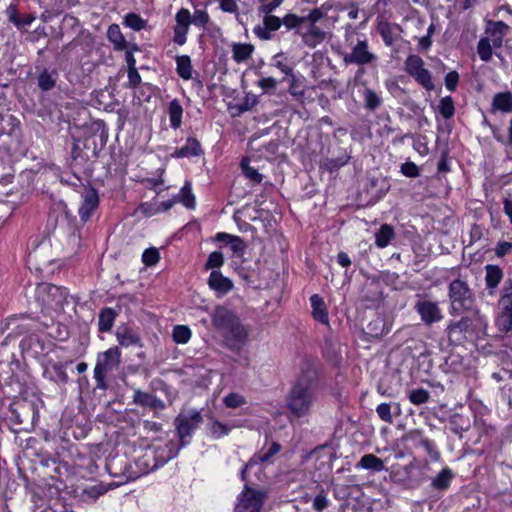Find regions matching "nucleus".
<instances>
[{
  "instance_id": "1",
  "label": "nucleus",
  "mask_w": 512,
  "mask_h": 512,
  "mask_svg": "<svg viewBox=\"0 0 512 512\" xmlns=\"http://www.w3.org/2000/svg\"><path fill=\"white\" fill-rule=\"evenodd\" d=\"M211 322L230 349L240 350L246 344L248 331L233 310L223 305L216 306L211 313Z\"/></svg>"
},
{
  "instance_id": "2",
  "label": "nucleus",
  "mask_w": 512,
  "mask_h": 512,
  "mask_svg": "<svg viewBox=\"0 0 512 512\" xmlns=\"http://www.w3.org/2000/svg\"><path fill=\"white\" fill-rule=\"evenodd\" d=\"M316 400L315 385L307 377H301L293 385L288 397L287 408L295 417H304L309 414Z\"/></svg>"
},
{
  "instance_id": "3",
  "label": "nucleus",
  "mask_w": 512,
  "mask_h": 512,
  "mask_svg": "<svg viewBox=\"0 0 512 512\" xmlns=\"http://www.w3.org/2000/svg\"><path fill=\"white\" fill-rule=\"evenodd\" d=\"M172 458H174V455L171 451L168 454H164L151 447L141 450V454L134 459L131 467L128 469V480L134 481L163 466Z\"/></svg>"
},
{
  "instance_id": "4",
  "label": "nucleus",
  "mask_w": 512,
  "mask_h": 512,
  "mask_svg": "<svg viewBox=\"0 0 512 512\" xmlns=\"http://www.w3.org/2000/svg\"><path fill=\"white\" fill-rule=\"evenodd\" d=\"M35 298L47 311H61L68 299L65 288L43 283L37 286Z\"/></svg>"
},
{
  "instance_id": "5",
  "label": "nucleus",
  "mask_w": 512,
  "mask_h": 512,
  "mask_svg": "<svg viewBox=\"0 0 512 512\" xmlns=\"http://www.w3.org/2000/svg\"><path fill=\"white\" fill-rule=\"evenodd\" d=\"M450 311L452 314H459L469 309L473 303V296L467 283L456 279L449 285Z\"/></svg>"
},
{
  "instance_id": "6",
  "label": "nucleus",
  "mask_w": 512,
  "mask_h": 512,
  "mask_svg": "<svg viewBox=\"0 0 512 512\" xmlns=\"http://www.w3.org/2000/svg\"><path fill=\"white\" fill-rule=\"evenodd\" d=\"M498 307L496 325L499 331L507 333L512 329V280L505 281Z\"/></svg>"
},
{
  "instance_id": "7",
  "label": "nucleus",
  "mask_w": 512,
  "mask_h": 512,
  "mask_svg": "<svg viewBox=\"0 0 512 512\" xmlns=\"http://www.w3.org/2000/svg\"><path fill=\"white\" fill-rule=\"evenodd\" d=\"M266 498L264 491L245 485L244 490L237 497L234 512H260Z\"/></svg>"
},
{
  "instance_id": "8",
  "label": "nucleus",
  "mask_w": 512,
  "mask_h": 512,
  "mask_svg": "<svg viewBox=\"0 0 512 512\" xmlns=\"http://www.w3.org/2000/svg\"><path fill=\"white\" fill-rule=\"evenodd\" d=\"M406 72L428 91L434 89L430 72L425 68L424 61L417 55H410L405 61Z\"/></svg>"
},
{
  "instance_id": "9",
  "label": "nucleus",
  "mask_w": 512,
  "mask_h": 512,
  "mask_svg": "<svg viewBox=\"0 0 512 512\" xmlns=\"http://www.w3.org/2000/svg\"><path fill=\"white\" fill-rule=\"evenodd\" d=\"M175 422L177 433L183 441L186 437H190L199 427L203 422V418L198 410L188 409L180 412Z\"/></svg>"
},
{
  "instance_id": "10",
  "label": "nucleus",
  "mask_w": 512,
  "mask_h": 512,
  "mask_svg": "<svg viewBox=\"0 0 512 512\" xmlns=\"http://www.w3.org/2000/svg\"><path fill=\"white\" fill-rule=\"evenodd\" d=\"M120 357L121 352L118 347L109 348L107 351L98 355L94 368V375L97 382L103 381L105 373L118 368Z\"/></svg>"
},
{
  "instance_id": "11",
  "label": "nucleus",
  "mask_w": 512,
  "mask_h": 512,
  "mask_svg": "<svg viewBox=\"0 0 512 512\" xmlns=\"http://www.w3.org/2000/svg\"><path fill=\"white\" fill-rule=\"evenodd\" d=\"M415 310L419 314L421 321L426 325L440 322L443 319V313L439 304L428 299H419L415 303Z\"/></svg>"
},
{
  "instance_id": "12",
  "label": "nucleus",
  "mask_w": 512,
  "mask_h": 512,
  "mask_svg": "<svg viewBox=\"0 0 512 512\" xmlns=\"http://www.w3.org/2000/svg\"><path fill=\"white\" fill-rule=\"evenodd\" d=\"M375 59L376 56L369 51L366 40H358L356 45L352 47L351 52L344 56L346 64L365 65L373 62Z\"/></svg>"
},
{
  "instance_id": "13",
  "label": "nucleus",
  "mask_w": 512,
  "mask_h": 512,
  "mask_svg": "<svg viewBox=\"0 0 512 512\" xmlns=\"http://www.w3.org/2000/svg\"><path fill=\"white\" fill-rule=\"evenodd\" d=\"M174 38L173 41L182 46L186 43L187 33L192 24L191 13L186 8H181L175 15Z\"/></svg>"
},
{
  "instance_id": "14",
  "label": "nucleus",
  "mask_w": 512,
  "mask_h": 512,
  "mask_svg": "<svg viewBox=\"0 0 512 512\" xmlns=\"http://www.w3.org/2000/svg\"><path fill=\"white\" fill-rule=\"evenodd\" d=\"M120 484L121 483L114 482L105 484L100 482L94 485H87L83 487L79 497L85 503H94L99 499V497L104 495L106 492L118 487Z\"/></svg>"
},
{
  "instance_id": "15",
  "label": "nucleus",
  "mask_w": 512,
  "mask_h": 512,
  "mask_svg": "<svg viewBox=\"0 0 512 512\" xmlns=\"http://www.w3.org/2000/svg\"><path fill=\"white\" fill-rule=\"evenodd\" d=\"M208 285L217 297H223L233 289V282L219 271H212L208 278Z\"/></svg>"
},
{
  "instance_id": "16",
  "label": "nucleus",
  "mask_w": 512,
  "mask_h": 512,
  "mask_svg": "<svg viewBox=\"0 0 512 512\" xmlns=\"http://www.w3.org/2000/svg\"><path fill=\"white\" fill-rule=\"evenodd\" d=\"M82 197L79 215L82 220L87 221L99 205V196L96 190L90 188L84 191Z\"/></svg>"
},
{
  "instance_id": "17",
  "label": "nucleus",
  "mask_w": 512,
  "mask_h": 512,
  "mask_svg": "<svg viewBox=\"0 0 512 512\" xmlns=\"http://www.w3.org/2000/svg\"><path fill=\"white\" fill-rule=\"evenodd\" d=\"M131 463H128L124 457L116 456L109 459L106 463L107 472L113 477H123L125 481L128 480V469Z\"/></svg>"
},
{
  "instance_id": "18",
  "label": "nucleus",
  "mask_w": 512,
  "mask_h": 512,
  "mask_svg": "<svg viewBox=\"0 0 512 512\" xmlns=\"http://www.w3.org/2000/svg\"><path fill=\"white\" fill-rule=\"evenodd\" d=\"M304 44L308 47H316L326 38V33L314 24H309L305 31H299Z\"/></svg>"
},
{
  "instance_id": "19",
  "label": "nucleus",
  "mask_w": 512,
  "mask_h": 512,
  "mask_svg": "<svg viewBox=\"0 0 512 512\" xmlns=\"http://www.w3.org/2000/svg\"><path fill=\"white\" fill-rule=\"evenodd\" d=\"M508 26L503 22H490L486 29V40H489L494 47H500L506 34Z\"/></svg>"
},
{
  "instance_id": "20",
  "label": "nucleus",
  "mask_w": 512,
  "mask_h": 512,
  "mask_svg": "<svg viewBox=\"0 0 512 512\" xmlns=\"http://www.w3.org/2000/svg\"><path fill=\"white\" fill-rule=\"evenodd\" d=\"M133 400L138 405L150 407L155 410H162L165 408V403L161 399L146 392L136 391L134 393Z\"/></svg>"
},
{
  "instance_id": "21",
  "label": "nucleus",
  "mask_w": 512,
  "mask_h": 512,
  "mask_svg": "<svg viewBox=\"0 0 512 512\" xmlns=\"http://www.w3.org/2000/svg\"><path fill=\"white\" fill-rule=\"evenodd\" d=\"M310 302L312 306V314L314 319L322 324L327 325L329 322V318L322 297H320L318 294H314L310 297Z\"/></svg>"
},
{
  "instance_id": "22",
  "label": "nucleus",
  "mask_w": 512,
  "mask_h": 512,
  "mask_svg": "<svg viewBox=\"0 0 512 512\" xmlns=\"http://www.w3.org/2000/svg\"><path fill=\"white\" fill-rule=\"evenodd\" d=\"M202 154L200 143L195 138H188L186 143L179 149H176L173 156L176 158H184L191 156H199Z\"/></svg>"
},
{
  "instance_id": "23",
  "label": "nucleus",
  "mask_w": 512,
  "mask_h": 512,
  "mask_svg": "<svg viewBox=\"0 0 512 512\" xmlns=\"http://www.w3.org/2000/svg\"><path fill=\"white\" fill-rule=\"evenodd\" d=\"M232 59L237 63L246 62L254 52V46L249 43H233L231 45Z\"/></svg>"
},
{
  "instance_id": "24",
  "label": "nucleus",
  "mask_w": 512,
  "mask_h": 512,
  "mask_svg": "<svg viewBox=\"0 0 512 512\" xmlns=\"http://www.w3.org/2000/svg\"><path fill=\"white\" fill-rule=\"evenodd\" d=\"M107 37L109 41L113 44L114 49L118 51H123L127 49L128 43L126 42L122 32L120 30L119 25L111 24L107 31Z\"/></svg>"
},
{
  "instance_id": "25",
  "label": "nucleus",
  "mask_w": 512,
  "mask_h": 512,
  "mask_svg": "<svg viewBox=\"0 0 512 512\" xmlns=\"http://www.w3.org/2000/svg\"><path fill=\"white\" fill-rule=\"evenodd\" d=\"M280 451V445L278 443H273L270 448L268 449V451L264 454H261V455H258V456H254L250 462L244 467V469L242 470V479L245 480L246 479V473L249 469L253 468V466L257 463V461L261 462V463H265V462H268L270 460V458L272 456H274L275 454H277L278 452Z\"/></svg>"
},
{
  "instance_id": "26",
  "label": "nucleus",
  "mask_w": 512,
  "mask_h": 512,
  "mask_svg": "<svg viewBox=\"0 0 512 512\" xmlns=\"http://www.w3.org/2000/svg\"><path fill=\"white\" fill-rule=\"evenodd\" d=\"M116 337L120 345L129 347L139 342L138 334L128 327H119L116 332Z\"/></svg>"
},
{
  "instance_id": "27",
  "label": "nucleus",
  "mask_w": 512,
  "mask_h": 512,
  "mask_svg": "<svg viewBox=\"0 0 512 512\" xmlns=\"http://www.w3.org/2000/svg\"><path fill=\"white\" fill-rule=\"evenodd\" d=\"M176 66V71L179 77H181L183 80H190L192 78L193 67L189 56H177Z\"/></svg>"
},
{
  "instance_id": "28",
  "label": "nucleus",
  "mask_w": 512,
  "mask_h": 512,
  "mask_svg": "<svg viewBox=\"0 0 512 512\" xmlns=\"http://www.w3.org/2000/svg\"><path fill=\"white\" fill-rule=\"evenodd\" d=\"M378 30L384 43L387 46H391L397 37L399 26L388 22H382L379 24Z\"/></svg>"
},
{
  "instance_id": "29",
  "label": "nucleus",
  "mask_w": 512,
  "mask_h": 512,
  "mask_svg": "<svg viewBox=\"0 0 512 512\" xmlns=\"http://www.w3.org/2000/svg\"><path fill=\"white\" fill-rule=\"evenodd\" d=\"M394 235V229L388 224H383L378 232L375 233L376 246L379 248H385L394 238Z\"/></svg>"
},
{
  "instance_id": "30",
  "label": "nucleus",
  "mask_w": 512,
  "mask_h": 512,
  "mask_svg": "<svg viewBox=\"0 0 512 512\" xmlns=\"http://www.w3.org/2000/svg\"><path fill=\"white\" fill-rule=\"evenodd\" d=\"M168 114L171 127L174 129L179 128L182 123L183 108L177 99L169 103Z\"/></svg>"
},
{
  "instance_id": "31",
  "label": "nucleus",
  "mask_w": 512,
  "mask_h": 512,
  "mask_svg": "<svg viewBox=\"0 0 512 512\" xmlns=\"http://www.w3.org/2000/svg\"><path fill=\"white\" fill-rule=\"evenodd\" d=\"M486 285L489 289L494 290L498 284L501 282L503 277L502 270L495 265H487L486 268Z\"/></svg>"
},
{
  "instance_id": "32",
  "label": "nucleus",
  "mask_w": 512,
  "mask_h": 512,
  "mask_svg": "<svg viewBox=\"0 0 512 512\" xmlns=\"http://www.w3.org/2000/svg\"><path fill=\"white\" fill-rule=\"evenodd\" d=\"M358 466L363 469L372 470L376 472L384 470L383 461L373 454H366L362 456L360 462L358 463Z\"/></svg>"
},
{
  "instance_id": "33",
  "label": "nucleus",
  "mask_w": 512,
  "mask_h": 512,
  "mask_svg": "<svg viewBox=\"0 0 512 512\" xmlns=\"http://www.w3.org/2000/svg\"><path fill=\"white\" fill-rule=\"evenodd\" d=\"M493 106L503 112L512 111V94L509 92L498 93L493 99Z\"/></svg>"
},
{
  "instance_id": "34",
  "label": "nucleus",
  "mask_w": 512,
  "mask_h": 512,
  "mask_svg": "<svg viewBox=\"0 0 512 512\" xmlns=\"http://www.w3.org/2000/svg\"><path fill=\"white\" fill-rule=\"evenodd\" d=\"M304 80L302 75H295L292 73L289 78V93L292 96H303L304 95Z\"/></svg>"
},
{
  "instance_id": "35",
  "label": "nucleus",
  "mask_w": 512,
  "mask_h": 512,
  "mask_svg": "<svg viewBox=\"0 0 512 512\" xmlns=\"http://www.w3.org/2000/svg\"><path fill=\"white\" fill-rule=\"evenodd\" d=\"M115 320V312L111 308L103 309L99 314V329L100 331H109Z\"/></svg>"
},
{
  "instance_id": "36",
  "label": "nucleus",
  "mask_w": 512,
  "mask_h": 512,
  "mask_svg": "<svg viewBox=\"0 0 512 512\" xmlns=\"http://www.w3.org/2000/svg\"><path fill=\"white\" fill-rule=\"evenodd\" d=\"M452 472L448 468H444L433 480L432 485L436 489H447L452 480Z\"/></svg>"
},
{
  "instance_id": "37",
  "label": "nucleus",
  "mask_w": 512,
  "mask_h": 512,
  "mask_svg": "<svg viewBox=\"0 0 512 512\" xmlns=\"http://www.w3.org/2000/svg\"><path fill=\"white\" fill-rule=\"evenodd\" d=\"M172 336L177 344H186L190 340L192 332L188 326L177 325L173 329Z\"/></svg>"
},
{
  "instance_id": "38",
  "label": "nucleus",
  "mask_w": 512,
  "mask_h": 512,
  "mask_svg": "<svg viewBox=\"0 0 512 512\" xmlns=\"http://www.w3.org/2000/svg\"><path fill=\"white\" fill-rule=\"evenodd\" d=\"M123 24L135 31H140L145 28L146 20L138 14L129 13L125 16Z\"/></svg>"
},
{
  "instance_id": "39",
  "label": "nucleus",
  "mask_w": 512,
  "mask_h": 512,
  "mask_svg": "<svg viewBox=\"0 0 512 512\" xmlns=\"http://www.w3.org/2000/svg\"><path fill=\"white\" fill-rule=\"evenodd\" d=\"M216 239L218 241H224V242L229 243L231 245V249L234 252H241L244 249V244H243V241H242V239L240 237L231 236V235L226 234V233H218L216 235Z\"/></svg>"
},
{
  "instance_id": "40",
  "label": "nucleus",
  "mask_w": 512,
  "mask_h": 512,
  "mask_svg": "<svg viewBox=\"0 0 512 512\" xmlns=\"http://www.w3.org/2000/svg\"><path fill=\"white\" fill-rule=\"evenodd\" d=\"M209 433L214 438H221L229 434L231 428L219 421H213L208 425Z\"/></svg>"
},
{
  "instance_id": "41",
  "label": "nucleus",
  "mask_w": 512,
  "mask_h": 512,
  "mask_svg": "<svg viewBox=\"0 0 512 512\" xmlns=\"http://www.w3.org/2000/svg\"><path fill=\"white\" fill-rule=\"evenodd\" d=\"M439 113L445 118L450 119L454 115V102L450 96L443 97L438 106Z\"/></svg>"
},
{
  "instance_id": "42",
  "label": "nucleus",
  "mask_w": 512,
  "mask_h": 512,
  "mask_svg": "<svg viewBox=\"0 0 512 512\" xmlns=\"http://www.w3.org/2000/svg\"><path fill=\"white\" fill-rule=\"evenodd\" d=\"M177 201H180L183 203V205L187 208H194L195 207V197L191 193L190 186L186 184L181 190L178 196L176 197Z\"/></svg>"
},
{
  "instance_id": "43",
  "label": "nucleus",
  "mask_w": 512,
  "mask_h": 512,
  "mask_svg": "<svg viewBox=\"0 0 512 512\" xmlns=\"http://www.w3.org/2000/svg\"><path fill=\"white\" fill-rule=\"evenodd\" d=\"M493 47V44H491L489 40H486L485 38L480 39L477 45V52L481 60L489 61L491 59Z\"/></svg>"
},
{
  "instance_id": "44",
  "label": "nucleus",
  "mask_w": 512,
  "mask_h": 512,
  "mask_svg": "<svg viewBox=\"0 0 512 512\" xmlns=\"http://www.w3.org/2000/svg\"><path fill=\"white\" fill-rule=\"evenodd\" d=\"M223 403L228 408H238L246 404V399L239 393H229L223 398Z\"/></svg>"
},
{
  "instance_id": "45",
  "label": "nucleus",
  "mask_w": 512,
  "mask_h": 512,
  "mask_svg": "<svg viewBox=\"0 0 512 512\" xmlns=\"http://www.w3.org/2000/svg\"><path fill=\"white\" fill-rule=\"evenodd\" d=\"M428 399H429V392L422 388L412 390L409 394L410 402L415 405L424 404L428 401Z\"/></svg>"
},
{
  "instance_id": "46",
  "label": "nucleus",
  "mask_w": 512,
  "mask_h": 512,
  "mask_svg": "<svg viewBox=\"0 0 512 512\" xmlns=\"http://www.w3.org/2000/svg\"><path fill=\"white\" fill-rule=\"evenodd\" d=\"M192 24L197 27H205L210 20L208 12L204 9H197L194 14L191 15Z\"/></svg>"
},
{
  "instance_id": "47",
  "label": "nucleus",
  "mask_w": 512,
  "mask_h": 512,
  "mask_svg": "<svg viewBox=\"0 0 512 512\" xmlns=\"http://www.w3.org/2000/svg\"><path fill=\"white\" fill-rule=\"evenodd\" d=\"M469 327V319L468 318H462L458 322L450 323L447 326V335L449 338H452L453 335L457 332H463Z\"/></svg>"
},
{
  "instance_id": "48",
  "label": "nucleus",
  "mask_w": 512,
  "mask_h": 512,
  "mask_svg": "<svg viewBox=\"0 0 512 512\" xmlns=\"http://www.w3.org/2000/svg\"><path fill=\"white\" fill-rule=\"evenodd\" d=\"M365 106L370 110H375L381 104V99L372 90L367 89L364 93Z\"/></svg>"
},
{
  "instance_id": "49",
  "label": "nucleus",
  "mask_w": 512,
  "mask_h": 512,
  "mask_svg": "<svg viewBox=\"0 0 512 512\" xmlns=\"http://www.w3.org/2000/svg\"><path fill=\"white\" fill-rule=\"evenodd\" d=\"M160 259L159 251L156 248L146 249L142 254V261L147 266L155 265Z\"/></svg>"
},
{
  "instance_id": "50",
  "label": "nucleus",
  "mask_w": 512,
  "mask_h": 512,
  "mask_svg": "<svg viewBox=\"0 0 512 512\" xmlns=\"http://www.w3.org/2000/svg\"><path fill=\"white\" fill-rule=\"evenodd\" d=\"M304 22H306V18L300 17V16H298L296 14H292V13L286 14L282 20V23L288 29H294Z\"/></svg>"
},
{
  "instance_id": "51",
  "label": "nucleus",
  "mask_w": 512,
  "mask_h": 512,
  "mask_svg": "<svg viewBox=\"0 0 512 512\" xmlns=\"http://www.w3.org/2000/svg\"><path fill=\"white\" fill-rule=\"evenodd\" d=\"M241 167L247 178L255 183H260L262 181V175L255 168L250 167L246 160L242 161Z\"/></svg>"
},
{
  "instance_id": "52",
  "label": "nucleus",
  "mask_w": 512,
  "mask_h": 512,
  "mask_svg": "<svg viewBox=\"0 0 512 512\" xmlns=\"http://www.w3.org/2000/svg\"><path fill=\"white\" fill-rule=\"evenodd\" d=\"M223 263H224L223 254L221 252L214 251L209 255L205 267H206V269L219 268L223 265Z\"/></svg>"
},
{
  "instance_id": "53",
  "label": "nucleus",
  "mask_w": 512,
  "mask_h": 512,
  "mask_svg": "<svg viewBox=\"0 0 512 512\" xmlns=\"http://www.w3.org/2000/svg\"><path fill=\"white\" fill-rule=\"evenodd\" d=\"M376 412L382 421L387 422V423L393 422L390 404H388V403L379 404L376 408Z\"/></svg>"
},
{
  "instance_id": "54",
  "label": "nucleus",
  "mask_w": 512,
  "mask_h": 512,
  "mask_svg": "<svg viewBox=\"0 0 512 512\" xmlns=\"http://www.w3.org/2000/svg\"><path fill=\"white\" fill-rule=\"evenodd\" d=\"M263 23L272 32L277 31L281 27L282 20L277 16L265 14Z\"/></svg>"
},
{
  "instance_id": "55",
  "label": "nucleus",
  "mask_w": 512,
  "mask_h": 512,
  "mask_svg": "<svg viewBox=\"0 0 512 512\" xmlns=\"http://www.w3.org/2000/svg\"><path fill=\"white\" fill-rule=\"evenodd\" d=\"M38 85L42 90H50L55 85V81L52 76L45 71L39 76Z\"/></svg>"
},
{
  "instance_id": "56",
  "label": "nucleus",
  "mask_w": 512,
  "mask_h": 512,
  "mask_svg": "<svg viewBox=\"0 0 512 512\" xmlns=\"http://www.w3.org/2000/svg\"><path fill=\"white\" fill-rule=\"evenodd\" d=\"M278 82L273 77H263L258 81V86L265 92L274 91L277 88Z\"/></svg>"
},
{
  "instance_id": "57",
  "label": "nucleus",
  "mask_w": 512,
  "mask_h": 512,
  "mask_svg": "<svg viewBox=\"0 0 512 512\" xmlns=\"http://www.w3.org/2000/svg\"><path fill=\"white\" fill-rule=\"evenodd\" d=\"M138 47L136 45H128L127 49H125V61L128 65V69L136 68V60L134 58L133 52L138 51Z\"/></svg>"
},
{
  "instance_id": "58",
  "label": "nucleus",
  "mask_w": 512,
  "mask_h": 512,
  "mask_svg": "<svg viewBox=\"0 0 512 512\" xmlns=\"http://www.w3.org/2000/svg\"><path fill=\"white\" fill-rule=\"evenodd\" d=\"M401 172L407 177H417L419 175V169L413 162H406L401 166Z\"/></svg>"
},
{
  "instance_id": "59",
  "label": "nucleus",
  "mask_w": 512,
  "mask_h": 512,
  "mask_svg": "<svg viewBox=\"0 0 512 512\" xmlns=\"http://www.w3.org/2000/svg\"><path fill=\"white\" fill-rule=\"evenodd\" d=\"M459 81V75L456 71H451L445 76V86L449 91L456 89Z\"/></svg>"
},
{
  "instance_id": "60",
  "label": "nucleus",
  "mask_w": 512,
  "mask_h": 512,
  "mask_svg": "<svg viewBox=\"0 0 512 512\" xmlns=\"http://www.w3.org/2000/svg\"><path fill=\"white\" fill-rule=\"evenodd\" d=\"M219 7L226 13H238V5L235 0H219Z\"/></svg>"
},
{
  "instance_id": "61",
  "label": "nucleus",
  "mask_w": 512,
  "mask_h": 512,
  "mask_svg": "<svg viewBox=\"0 0 512 512\" xmlns=\"http://www.w3.org/2000/svg\"><path fill=\"white\" fill-rule=\"evenodd\" d=\"M328 506V499L326 498V496L322 493L318 494L315 498H314V501H313V508L316 510V511H323L325 508H327Z\"/></svg>"
},
{
  "instance_id": "62",
  "label": "nucleus",
  "mask_w": 512,
  "mask_h": 512,
  "mask_svg": "<svg viewBox=\"0 0 512 512\" xmlns=\"http://www.w3.org/2000/svg\"><path fill=\"white\" fill-rule=\"evenodd\" d=\"M511 250H512V243L503 241V242H499L497 244V246L495 248V254L498 257H503V256L507 255L508 253H510Z\"/></svg>"
},
{
  "instance_id": "63",
  "label": "nucleus",
  "mask_w": 512,
  "mask_h": 512,
  "mask_svg": "<svg viewBox=\"0 0 512 512\" xmlns=\"http://www.w3.org/2000/svg\"><path fill=\"white\" fill-rule=\"evenodd\" d=\"M323 16H324V13H323L322 9L316 8V9H313L305 18H306V21L309 22V24L316 25V23Z\"/></svg>"
},
{
  "instance_id": "64",
  "label": "nucleus",
  "mask_w": 512,
  "mask_h": 512,
  "mask_svg": "<svg viewBox=\"0 0 512 512\" xmlns=\"http://www.w3.org/2000/svg\"><path fill=\"white\" fill-rule=\"evenodd\" d=\"M254 34L261 40L271 39V31L264 26H256L253 30Z\"/></svg>"
}]
</instances>
